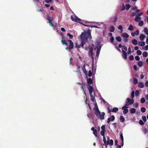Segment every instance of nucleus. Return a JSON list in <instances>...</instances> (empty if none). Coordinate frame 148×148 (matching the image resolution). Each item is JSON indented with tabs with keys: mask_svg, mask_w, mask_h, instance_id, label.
<instances>
[{
	"mask_svg": "<svg viewBox=\"0 0 148 148\" xmlns=\"http://www.w3.org/2000/svg\"><path fill=\"white\" fill-rule=\"evenodd\" d=\"M137 9V7L136 6H135L133 8H131V10L133 11H134L135 10H136Z\"/></svg>",
	"mask_w": 148,
	"mask_h": 148,
	"instance_id": "nucleus-60",
	"label": "nucleus"
},
{
	"mask_svg": "<svg viewBox=\"0 0 148 148\" xmlns=\"http://www.w3.org/2000/svg\"><path fill=\"white\" fill-rule=\"evenodd\" d=\"M139 123L141 125H143L144 124V123L142 120H140L139 121Z\"/></svg>",
	"mask_w": 148,
	"mask_h": 148,
	"instance_id": "nucleus-45",
	"label": "nucleus"
},
{
	"mask_svg": "<svg viewBox=\"0 0 148 148\" xmlns=\"http://www.w3.org/2000/svg\"><path fill=\"white\" fill-rule=\"evenodd\" d=\"M48 23H49V25L51 26V27H53V24L51 22V21L48 22Z\"/></svg>",
	"mask_w": 148,
	"mask_h": 148,
	"instance_id": "nucleus-63",
	"label": "nucleus"
},
{
	"mask_svg": "<svg viewBox=\"0 0 148 148\" xmlns=\"http://www.w3.org/2000/svg\"><path fill=\"white\" fill-rule=\"evenodd\" d=\"M143 25V22L142 21H140L138 23V25L140 27L142 26Z\"/></svg>",
	"mask_w": 148,
	"mask_h": 148,
	"instance_id": "nucleus-30",
	"label": "nucleus"
},
{
	"mask_svg": "<svg viewBox=\"0 0 148 148\" xmlns=\"http://www.w3.org/2000/svg\"><path fill=\"white\" fill-rule=\"evenodd\" d=\"M146 109L144 107H142L141 109V111L142 112L144 113L145 112Z\"/></svg>",
	"mask_w": 148,
	"mask_h": 148,
	"instance_id": "nucleus-39",
	"label": "nucleus"
},
{
	"mask_svg": "<svg viewBox=\"0 0 148 148\" xmlns=\"http://www.w3.org/2000/svg\"><path fill=\"white\" fill-rule=\"evenodd\" d=\"M82 70L84 72V73H85V75H86L87 73V71L86 70V67H85V65L84 64L83 65V66L82 67Z\"/></svg>",
	"mask_w": 148,
	"mask_h": 148,
	"instance_id": "nucleus-11",
	"label": "nucleus"
},
{
	"mask_svg": "<svg viewBox=\"0 0 148 148\" xmlns=\"http://www.w3.org/2000/svg\"><path fill=\"white\" fill-rule=\"evenodd\" d=\"M68 41L69 42V49H71L73 48L74 47V44L73 42L72 41V40H68Z\"/></svg>",
	"mask_w": 148,
	"mask_h": 148,
	"instance_id": "nucleus-7",
	"label": "nucleus"
},
{
	"mask_svg": "<svg viewBox=\"0 0 148 148\" xmlns=\"http://www.w3.org/2000/svg\"><path fill=\"white\" fill-rule=\"evenodd\" d=\"M122 52L123 53L122 54L123 57L125 60H126L127 59V53L125 51L123 50H122Z\"/></svg>",
	"mask_w": 148,
	"mask_h": 148,
	"instance_id": "nucleus-6",
	"label": "nucleus"
},
{
	"mask_svg": "<svg viewBox=\"0 0 148 148\" xmlns=\"http://www.w3.org/2000/svg\"><path fill=\"white\" fill-rule=\"evenodd\" d=\"M143 55L144 57H146L148 56V53L146 51H144L143 53Z\"/></svg>",
	"mask_w": 148,
	"mask_h": 148,
	"instance_id": "nucleus-25",
	"label": "nucleus"
},
{
	"mask_svg": "<svg viewBox=\"0 0 148 148\" xmlns=\"http://www.w3.org/2000/svg\"><path fill=\"white\" fill-rule=\"evenodd\" d=\"M121 36L123 38H128L129 37V36L127 33L125 32L122 34Z\"/></svg>",
	"mask_w": 148,
	"mask_h": 148,
	"instance_id": "nucleus-9",
	"label": "nucleus"
},
{
	"mask_svg": "<svg viewBox=\"0 0 148 148\" xmlns=\"http://www.w3.org/2000/svg\"><path fill=\"white\" fill-rule=\"evenodd\" d=\"M102 131H106L105 130V127L104 125H102L101 127Z\"/></svg>",
	"mask_w": 148,
	"mask_h": 148,
	"instance_id": "nucleus-50",
	"label": "nucleus"
},
{
	"mask_svg": "<svg viewBox=\"0 0 148 148\" xmlns=\"http://www.w3.org/2000/svg\"><path fill=\"white\" fill-rule=\"evenodd\" d=\"M117 17L116 15H115L113 18V19L114 20V21H113V22H115L117 20Z\"/></svg>",
	"mask_w": 148,
	"mask_h": 148,
	"instance_id": "nucleus-42",
	"label": "nucleus"
},
{
	"mask_svg": "<svg viewBox=\"0 0 148 148\" xmlns=\"http://www.w3.org/2000/svg\"><path fill=\"white\" fill-rule=\"evenodd\" d=\"M125 7L124 6V4H123L122 5L121 8V11H123L124 10H125Z\"/></svg>",
	"mask_w": 148,
	"mask_h": 148,
	"instance_id": "nucleus-53",
	"label": "nucleus"
},
{
	"mask_svg": "<svg viewBox=\"0 0 148 148\" xmlns=\"http://www.w3.org/2000/svg\"><path fill=\"white\" fill-rule=\"evenodd\" d=\"M115 119V117L114 116L112 115L108 119L107 122L108 123H110V121H113Z\"/></svg>",
	"mask_w": 148,
	"mask_h": 148,
	"instance_id": "nucleus-8",
	"label": "nucleus"
},
{
	"mask_svg": "<svg viewBox=\"0 0 148 148\" xmlns=\"http://www.w3.org/2000/svg\"><path fill=\"white\" fill-rule=\"evenodd\" d=\"M138 65L140 67H142L143 65V62L141 61H140L138 62Z\"/></svg>",
	"mask_w": 148,
	"mask_h": 148,
	"instance_id": "nucleus-21",
	"label": "nucleus"
},
{
	"mask_svg": "<svg viewBox=\"0 0 148 148\" xmlns=\"http://www.w3.org/2000/svg\"><path fill=\"white\" fill-rule=\"evenodd\" d=\"M114 38L113 37H111L110 38V40L112 44H114Z\"/></svg>",
	"mask_w": 148,
	"mask_h": 148,
	"instance_id": "nucleus-41",
	"label": "nucleus"
},
{
	"mask_svg": "<svg viewBox=\"0 0 148 148\" xmlns=\"http://www.w3.org/2000/svg\"><path fill=\"white\" fill-rule=\"evenodd\" d=\"M127 106H126L125 105L122 108V109L123 110H124L125 109H126L128 108V107Z\"/></svg>",
	"mask_w": 148,
	"mask_h": 148,
	"instance_id": "nucleus-57",
	"label": "nucleus"
},
{
	"mask_svg": "<svg viewBox=\"0 0 148 148\" xmlns=\"http://www.w3.org/2000/svg\"><path fill=\"white\" fill-rule=\"evenodd\" d=\"M95 107L93 109V110L96 116L100 120L104 119V116L105 114V113L104 112L101 113L96 103L95 104Z\"/></svg>",
	"mask_w": 148,
	"mask_h": 148,
	"instance_id": "nucleus-2",
	"label": "nucleus"
},
{
	"mask_svg": "<svg viewBox=\"0 0 148 148\" xmlns=\"http://www.w3.org/2000/svg\"><path fill=\"white\" fill-rule=\"evenodd\" d=\"M129 60L130 61H132L134 59V58L133 55H131L129 57Z\"/></svg>",
	"mask_w": 148,
	"mask_h": 148,
	"instance_id": "nucleus-26",
	"label": "nucleus"
},
{
	"mask_svg": "<svg viewBox=\"0 0 148 148\" xmlns=\"http://www.w3.org/2000/svg\"><path fill=\"white\" fill-rule=\"evenodd\" d=\"M116 40L118 42H120L121 41L122 39L120 36H118L116 37Z\"/></svg>",
	"mask_w": 148,
	"mask_h": 148,
	"instance_id": "nucleus-20",
	"label": "nucleus"
},
{
	"mask_svg": "<svg viewBox=\"0 0 148 148\" xmlns=\"http://www.w3.org/2000/svg\"><path fill=\"white\" fill-rule=\"evenodd\" d=\"M119 119L121 122L122 123L124 122L125 121V119L122 115H121L120 116Z\"/></svg>",
	"mask_w": 148,
	"mask_h": 148,
	"instance_id": "nucleus-12",
	"label": "nucleus"
},
{
	"mask_svg": "<svg viewBox=\"0 0 148 148\" xmlns=\"http://www.w3.org/2000/svg\"><path fill=\"white\" fill-rule=\"evenodd\" d=\"M135 59L136 60L139 61L140 60V58L139 56H137L135 57Z\"/></svg>",
	"mask_w": 148,
	"mask_h": 148,
	"instance_id": "nucleus-51",
	"label": "nucleus"
},
{
	"mask_svg": "<svg viewBox=\"0 0 148 148\" xmlns=\"http://www.w3.org/2000/svg\"><path fill=\"white\" fill-rule=\"evenodd\" d=\"M143 132L145 134H146L148 131L146 128H144L142 130Z\"/></svg>",
	"mask_w": 148,
	"mask_h": 148,
	"instance_id": "nucleus-28",
	"label": "nucleus"
},
{
	"mask_svg": "<svg viewBox=\"0 0 148 148\" xmlns=\"http://www.w3.org/2000/svg\"><path fill=\"white\" fill-rule=\"evenodd\" d=\"M132 43L134 45H136L138 44V42L135 39H134L132 41Z\"/></svg>",
	"mask_w": 148,
	"mask_h": 148,
	"instance_id": "nucleus-13",
	"label": "nucleus"
},
{
	"mask_svg": "<svg viewBox=\"0 0 148 148\" xmlns=\"http://www.w3.org/2000/svg\"><path fill=\"white\" fill-rule=\"evenodd\" d=\"M106 132V131H101V132L100 133L101 136H105V132Z\"/></svg>",
	"mask_w": 148,
	"mask_h": 148,
	"instance_id": "nucleus-43",
	"label": "nucleus"
},
{
	"mask_svg": "<svg viewBox=\"0 0 148 148\" xmlns=\"http://www.w3.org/2000/svg\"><path fill=\"white\" fill-rule=\"evenodd\" d=\"M91 31L90 29H88L87 31L83 32L80 36L81 40V44L80 47L84 48V46L86 43L88 41V38L90 39L92 38L91 35Z\"/></svg>",
	"mask_w": 148,
	"mask_h": 148,
	"instance_id": "nucleus-1",
	"label": "nucleus"
},
{
	"mask_svg": "<svg viewBox=\"0 0 148 148\" xmlns=\"http://www.w3.org/2000/svg\"><path fill=\"white\" fill-rule=\"evenodd\" d=\"M93 134L96 137H98L97 131H95L93 132Z\"/></svg>",
	"mask_w": 148,
	"mask_h": 148,
	"instance_id": "nucleus-59",
	"label": "nucleus"
},
{
	"mask_svg": "<svg viewBox=\"0 0 148 148\" xmlns=\"http://www.w3.org/2000/svg\"><path fill=\"white\" fill-rule=\"evenodd\" d=\"M118 110V108H114L112 110H111V112H117Z\"/></svg>",
	"mask_w": 148,
	"mask_h": 148,
	"instance_id": "nucleus-17",
	"label": "nucleus"
},
{
	"mask_svg": "<svg viewBox=\"0 0 148 148\" xmlns=\"http://www.w3.org/2000/svg\"><path fill=\"white\" fill-rule=\"evenodd\" d=\"M64 38L63 37L62 39V40H61V42L63 45H64L66 43V40H64Z\"/></svg>",
	"mask_w": 148,
	"mask_h": 148,
	"instance_id": "nucleus-34",
	"label": "nucleus"
},
{
	"mask_svg": "<svg viewBox=\"0 0 148 148\" xmlns=\"http://www.w3.org/2000/svg\"><path fill=\"white\" fill-rule=\"evenodd\" d=\"M100 51H99V50H97V53H96V56L98 57L99 55V54Z\"/></svg>",
	"mask_w": 148,
	"mask_h": 148,
	"instance_id": "nucleus-56",
	"label": "nucleus"
},
{
	"mask_svg": "<svg viewBox=\"0 0 148 148\" xmlns=\"http://www.w3.org/2000/svg\"><path fill=\"white\" fill-rule=\"evenodd\" d=\"M115 28L113 26H111L110 29V31L111 32H113L114 31Z\"/></svg>",
	"mask_w": 148,
	"mask_h": 148,
	"instance_id": "nucleus-18",
	"label": "nucleus"
},
{
	"mask_svg": "<svg viewBox=\"0 0 148 148\" xmlns=\"http://www.w3.org/2000/svg\"><path fill=\"white\" fill-rule=\"evenodd\" d=\"M71 18L72 20L75 22H78V21L77 20V18H74L72 16H71Z\"/></svg>",
	"mask_w": 148,
	"mask_h": 148,
	"instance_id": "nucleus-31",
	"label": "nucleus"
},
{
	"mask_svg": "<svg viewBox=\"0 0 148 148\" xmlns=\"http://www.w3.org/2000/svg\"><path fill=\"white\" fill-rule=\"evenodd\" d=\"M67 36H69L71 39H72L73 38V36L70 33H68L67 34Z\"/></svg>",
	"mask_w": 148,
	"mask_h": 148,
	"instance_id": "nucleus-33",
	"label": "nucleus"
},
{
	"mask_svg": "<svg viewBox=\"0 0 148 148\" xmlns=\"http://www.w3.org/2000/svg\"><path fill=\"white\" fill-rule=\"evenodd\" d=\"M134 107L136 108H137L138 107V104L137 103H134Z\"/></svg>",
	"mask_w": 148,
	"mask_h": 148,
	"instance_id": "nucleus-61",
	"label": "nucleus"
},
{
	"mask_svg": "<svg viewBox=\"0 0 148 148\" xmlns=\"http://www.w3.org/2000/svg\"><path fill=\"white\" fill-rule=\"evenodd\" d=\"M138 86L140 88H143L144 86V84H138Z\"/></svg>",
	"mask_w": 148,
	"mask_h": 148,
	"instance_id": "nucleus-40",
	"label": "nucleus"
},
{
	"mask_svg": "<svg viewBox=\"0 0 148 148\" xmlns=\"http://www.w3.org/2000/svg\"><path fill=\"white\" fill-rule=\"evenodd\" d=\"M128 111V110L127 109H125L123 110V113L124 114H126L127 113Z\"/></svg>",
	"mask_w": 148,
	"mask_h": 148,
	"instance_id": "nucleus-35",
	"label": "nucleus"
},
{
	"mask_svg": "<svg viewBox=\"0 0 148 148\" xmlns=\"http://www.w3.org/2000/svg\"><path fill=\"white\" fill-rule=\"evenodd\" d=\"M140 101L142 103H144L145 102V100L144 98L143 97L141 99Z\"/></svg>",
	"mask_w": 148,
	"mask_h": 148,
	"instance_id": "nucleus-32",
	"label": "nucleus"
},
{
	"mask_svg": "<svg viewBox=\"0 0 148 148\" xmlns=\"http://www.w3.org/2000/svg\"><path fill=\"white\" fill-rule=\"evenodd\" d=\"M131 5L129 4H127L125 5L126 10H128L131 7Z\"/></svg>",
	"mask_w": 148,
	"mask_h": 148,
	"instance_id": "nucleus-22",
	"label": "nucleus"
},
{
	"mask_svg": "<svg viewBox=\"0 0 148 148\" xmlns=\"http://www.w3.org/2000/svg\"><path fill=\"white\" fill-rule=\"evenodd\" d=\"M145 37V36L143 34H142L140 36V38L141 41H143Z\"/></svg>",
	"mask_w": 148,
	"mask_h": 148,
	"instance_id": "nucleus-14",
	"label": "nucleus"
},
{
	"mask_svg": "<svg viewBox=\"0 0 148 148\" xmlns=\"http://www.w3.org/2000/svg\"><path fill=\"white\" fill-rule=\"evenodd\" d=\"M130 111L131 113H134L136 112V110L134 108H132L130 109Z\"/></svg>",
	"mask_w": 148,
	"mask_h": 148,
	"instance_id": "nucleus-19",
	"label": "nucleus"
},
{
	"mask_svg": "<svg viewBox=\"0 0 148 148\" xmlns=\"http://www.w3.org/2000/svg\"><path fill=\"white\" fill-rule=\"evenodd\" d=\"M47 19L48 20V22L52 21V19L49 16H48Z\"/></svg>",
	"mask_w": 148,
	"mask_h": 148,
	"instance_id": "nucleus-36",
	"label": "nucleus"
},
{
	"mask_svg": "<svg viewBox=\"0 0 148 148\" xmlns=\"http://www.w3.org/2000/svg\"><path fill=\"white\" fill-rule=\"evenodd\" d=\"M92 75V73L91 71L90 70L88 72V76L89 77H90Z\"/></svg>",
	"mask_w": 148,
	"mask_h": 148,
	"instance_id": "nucleus-48",
	"label": "nucleus"
},
{
	"mask_svg": "<svg viewBox=\"0 0 148 148\" xmlns=\"http://www.w3.org/2000/svg\"><path fill=\"white\" fill-rule=\"evenodd\" d=\"M138 45L140 46H144L145 45V43L144 42H138Z\"/></svg>",
	"mask_w": 148,
	"mask_h": 148,
	"instance_id": "nucleus-15",
	"label": "nucleus"
},
{
	"mask_svg": "<svg viewBox=\"0 0 148 148\" xmlns=\"http://www.w3.org/2000/svg\"><path fill=\"white\" fill-rule=\"evenodd\" d=\"M113 144V141L112 140H110V142L109 143V145H112Z\"/></svg>",
	"mask_w": 148,
	"mask_h": 148,
	"instance_id": "nucleus-55",
	"label": "nucleus"
},
{
	"mask_svg": "<svg viewBox=\"0 0 148 148\" xmlns=\"http://www.w3.org/2000/svg\"><path fill=\"white\" fill-rule=\"evenodd\" d=\"M90 84H88V88L89 91V93L90 94H92L93 91V88L92 86L90 85Z\"/></svg>",
	"mask_w": 148,
	"mask_h": 148,
	"instance_id": "nucleus-5",
	"label": "nucleus"
},
{
	"mask_svg": "<svg viewBox=\"0 0 148 148\" xmlns=\"http://www.w3.org/2000/svg\"><path fill=\"white\" fill-rule=\"evenodd\" d=\"M141 19V17H140L139 16H136L135 17L134 20L136 22H138L140 21V20Z\"/></svg>",
	"mask_w": 148,
	"mask_h": 148,
	"instance_id": "nucleus-10",
	"label": "nucleus"
},
{
	"mask_svg": "<svg viewBox=\"0 0 148 148\" xmlns=\"http://www.w3.org/2000/svg\"><path fill=\"white\" fill-rule=\"evenodd\" d=\"M131 49L130 47H129L128 48V54H130L131 52Z\"/></svg>",
	"mask_w": 148,
	"mask_h": 148,
	"instance_id": "nucleus-62",
	"label": "nucleus"
},
{
	"mask_svg": "<svg viewBox=\"0 0 148 148\" xmlns=\"http://www.w3.org/2000/svg\"><path fill=\"white\" fill-rule=\"evenodd\" d=\"M87 83H92V80L91 78L87 79Z\"/></svg>",
	"mask_w": 148,
	"mask_h": 148,
	"instance_id": "nucleus-24",
	"label": "nucleus"
},
{
	"mask_svg": "<svg viewBox=\"0 0 148 148\" xmlns=\"http://www.w3.org/2000/svg\"><path fill=\"white\" fill-rule=\"evenodd\" d=\"M118 29L121 30H123V26L122 25H119L118 27Z\"/></svg>",
	"mask_w": 148,
	"mask_h": 148,
	"instance_id": "nucleus-47",
	"label": "nucleus"
},
{
	"mask_svg": "<svg viewBox=\"0 0 148 148\" xmlns=\"http://www.w3.org/2000/svg\"><path fill=\"white\" fill-rule=\"evenodd\" d=\"M93 48L92 47H90V48L89 51V55L91 57L92 61H94V53L93 52Z\"/></svg>",
	"mask_w": 148,
	"mask_h": 148,
	"instance_id": "nucleus-4",
	"label": "nucleus"
},
{
	"mask_svg": "<svg viewBox=\"0 0 148 148\" xmlns=\"http://www.w3.org/2000/svg\"><path fill=\"white\" fill-rule=\"evenodd\" d=\"M139 94V92L138 90H136L135 92V95L136 97Z\"/></svg>",
	"mask_w": 148,
	"mask_h": 148,
	"instance_id": "nucleus-52",
	"label": "nucleus"
},
{
	"mask_svg": "<svg viewBox=\"0 0 148 148\" xmlns=\"http://www.w3.org/2000/svg\"><path fill=\"white\" fill-rule=\"evenodd\" d=\"M144 32L146 35H148V29L147 28H144Z\"/></svg>",
	"mask_w": 148,
	"mask_h": 148,
	"instance_id": "nucleus-27",
	"label": "nucleus"
},
{
	"mask_svg": "<svg viewBox=\"0 0 148 148\" xmlns=\"http://www.w3.org/2000/svg\"><path fill=\"white\" fill-rule=\"evenodd\" d=\"M76 47L77 49V50L79 51V49L81 47L80 45H78L77 43H75Z\"/></svg>",
	"mask_w": 148,
	"mask_h": 148,
	"instance_id": "nucleus-29",
	"label": "nucleus"
},
{
	"mask_svg": "<svg viewBox=\"0 0 148 148\" xmlns=\"http://www.w3.org/2000/svg\"><path fill=\"white\" fill-rule=\"evenodd\" d=\"M136 14L135 13H132L131 14V16L132 17H134L136 15Z\"/></svg>",
	"mask_w": 148,
	"mask_h": 148,
	"instance_id": "nucleus-64",
	"label": "nucleus"
},
{
	"mask_svg": "<svg viewBox=\"0 0 148 148\" xmlns=\"http://www.w3.org/2000/svg\"><path fill=\"white\" fill-rule=\"evenodd\" d=\"M142 119L145 122L147 121V119L146 116H142Z\"/></svg>",
	"mask_w": 148,
	"mask_h": 148,
	"instance_id": "nucleus-37",
	"label": "nucleus"
},
{
	"mask_svg": "<svg viewBox=\"0 0 148 148\" xmlns=\"http://www.w3.org/2000/svg\"><path fill=\"white\" fill-rule=\"evenodd\" d=\"M120 138L121 141L124 140L123 136V134L121 133L120 134Z\"/></svg>",
	"mask_w": 148,
	"mask_h": 148,
	"instance_id": "nucleus-54",
	"label": "nucleus"
},
{
	"mask_svg": "<svg viewBox=\"0 0 148 148\" xmlns=\"http://www.w3.org/2000/svg\"><path fill=\"white\" fill-rule=\"evenodd\" d=\"M131 96L132 98H133L134 96V91L133 90L132 91L131 93Z\"/></svg>",
	"mask_w": 148,
	"mask_h": 148,
	"instance_id": "nucleus-44",
	"label": "nucleus"
},
{
	"mask_svg": "<svg viewBox=\"0 0 148 148\" xmlns=\"http://www.w3.org/2000/svg\"><path fill=\"white\" fill-rule=\"evenodd\" d=\"M90 95L91 97V100L93 102H95V97L92 94Z\"/></svg>",
	"mask_w": 148,
	"mask_h": 148,
	"instance_id": "nucleus-16",
	"label": "nucleus"
},
{
	"mask_svg": "<svg viewBox=\"0 0 148 148\" xmlns=\"http://www.w3.org/2000/svg\"><path fill=\"white\" fill-rule=\"evenodd\" d=\"M128 29L130 31H132L134 29L133 26L132 25H130L128 28Z\"/></svg>",
	"mask_w": 148,
	"mask_h": 148,
	"instance_id": "nucleus-23",
	"label": "nucleus"
},
{
	"mask_svg": "<svg viewBox=\"0 0 148 148\" xmlns=\"http://www.w3.org/2000/svg\"><path fill=\"white\" fill-rule=\"evenodd\" d=\"M129 40V39L127 38H124L123 39V40L124 41V42L125 43L127 42Z\"/></svg>",
	"mask_w": 148,
	"mask_h": 148,
	"instance_id": "nucleus-58",
	"label": "nucleus"
},
{
	"mask_svg": "<svg viewBox=\"0 0 148 148\" xmlns=\"http://www.w3.org/2000/svg\"><path fill=\"white\" fill-rule=\"evenodd\" d=\"M133 83H138V81L137 79L136 78H134Z\"/></svg>",
	"mask_w": 148,
	"mask_h": 148,
	"instance_id": "nucleus-46",
	"label": "nucleus"
},
{
	"mask_svg": "<svg viewBox=\"0 0 148 148\" xmlns=\"http://www.w3.org/2000/svg\"><path fill=\"white\" fill-rule=\"evenodd\" d=\"M134 102V100L133 99L131 100L129 98H127L126 101L125 105L128 106L133 104Z\"/></svg>",
	"mask_w": 148,
	"mask_h": 148,
	"instance_id": "nucleus-3",
	"label": "nucleus"
},
{
	"mask_svg": "<svg viewBox=\"0 0 148 148\" xmlns=\"http://www.w3.org/2000/svg\"><path fill=\"white\" fill-rule=\"evenodd\" d=\"M122 47L123 48H122V50H123V49L124 50H125L126 51H127V47L126 46L124 45Z\"/></svg>",
	"mask_w": 148,
	"mask_h": 148,
	"instance_id": "nucleus-49",
	"label": "nucleus"
},
{
	"mask_svg": "<svg viewBox=\"0 0 148 148\" xmlns=\"http://www.w3.org/2000/svg\"><path fill=\"white\" fill-rule=\"evenodd\" d=\"M136 53L138 55H140L142 54V52L140 50H138L136 51Z\"/></svg>",
	"mask_w": 148,
	"mask_h": 148,
	"instance_id": "nucleus-38",
	"label": "nucleus"
}]
</instances>
